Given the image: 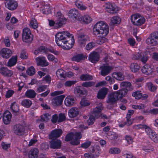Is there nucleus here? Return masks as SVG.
Instances as JSON below:
<instances>
[{"mask_svg": "<svg viewBox=\"0 0 158 158\" xmlns=\"http://www.w3.org/2000/svg\"><path fill=\"white\" fill-rule=\"evenodd\" d=\"M55 41L58 46H64L66 49H70L73 46L74 39L73 35L67 31L58 32L55 35Z\"/></svg>", "mask_w": 158, "mask_h": 158, "instance_id": "obj_1", "label": "nucleus"}, {"mask_svg": "<svg viewBox=\"0 0 158 158\" xmlns=\"http://www.w3.org/2000/svg\"><path fill=\"white\" fill-rule=\"evenodd\" d=\"M109 27L107 23L103 21L97 22L93 28V33L94 35H106L109 32Z\"/></svg>", "mask_w": 158, "mask_h": 158, "instance_id": "obj_2", "label": "nucleus"}, {"mask_svg": "<svg viewBox=\"0 0 158 158\" xmlns=\"http://www.w3.org/2000/svg\"><path fill=\"white\" fill-rule=\"evenodd\" d=\"M33 35L31 34L30 29L28 28H24L23 31L22 39L23 42L31 43L33 40Z\"/></svg>", "mask_w": 158, "mask_h": 158, "instance_id": "obj_3", "label": "nucleus"}, {"mask_svg": "<svg viewBox=\"0 0 158 158\" xmlns=\"http://www.w3.org/2000/svg\"><path fill=\"white\" fill-rule=\"evenodd\" d=\"M148 44L156 46L158 44V32H154L150 34L148 38L146 40Z\"/></svg>", "mask_w": 158, "mask_h": 158, "instance_id": "obj_4", "label": "nucleus"}, {"mask_svg": "<svg viewBox=\"0 0 158 158\" xmlns=\"http://www.w3.org/2000/svg\"><path fill=\"white\" fill-rule=\"evenodd\" d=\"M56 17L55 26L57 28H59L65 23L66 20L60 12H58L56 13Z\"/></svg>", "mask_w": 158, "mask_h": 158, "instance_id": "obj_5", "label": "nucleus"}, {"mask_svg": "<svg viewBox=\"0 0 158 158\" xmlns=\"http://www.w3.org/2000/svg\"><path fill=\"white\" fill-rule=\"evenodd\" d=\"M89 39L88 36L84 33H79L78 35V43L81 47L85 46Z\"/></svg>", "mask_w": 158, "mask_h": 158, "instance_id": "obj_6", "label": "nucleus"}, {"mask_svg": "<svg viewBox=\"0 0 158 158\" xmlns=\"http://www.w3.org/2000/svg\"><path fill=\"white\" fill-rule=\"evenodd\" d=\"M112 69V67L109 66L108 64H102L99 68V69L101 70V75L103 76L108 74Z\"/></svg>", "mask_w": 158, "mask_h": 158, "instance_id": "obj_7", "label": "nucleus"}, {"mask_svg": "<svg viewBox=\"0 0 158 158\" xmlns=\"http://www.w3.org/2000/svg\"><path fill=\"white\" fill-rule=\"evenodd\" d=\"M132 59L134 60H140L142 62L145 63L148 60V57L144 56L142 52L135 53L132 55Z\"/></svg>", "mask_w": 158, "mask_h": 158, "instance_id": "obj_8", "label": "nucleus"}, {"mask_svg": "<svg viewBox=\"0 0 158 158\" xmlns=\"http://www.w3.org/2000/svg\"><path fill=\"white\" fill-rule=\"evenodd\" d=\"M103 109L102 104H101L99 106H96L93 110L91 112V115L94 118H98L101 115V112Z\"/></svg>", "mask_w": 158, "mask_h": 158, "instance_id": "obj_9", "label": "nucleus"}, {"mask_svg": "<svg viewBox=\"0 0 158 158\" xmlns=\"http://www.w3.org/2000/svg\"><path fill=\"white\" fill-rule=\"evenodd\" d=\"M81 15L78 13V10L76 9H72L69 11V16L70 18L75 19L78 21L81 20Z\"/></svg>", "mask_w": 158, "mask_h": 158, "instance_id": "obj_10", "label": "nucleus"}, {"mask_svg": "<svg viewBox=\"0 0 158 158\" xmlns=\"http://www.w3.org/2000/svg\"><path fill=\"white\" fill-rule=\"evenodd\" d=\"M64 98V96L63 95L55 97L52 98V103L54 106H59L62 103Z\"/></svg>", "mask_w": 158, "mask_h": 158, "instance_id": "obj_11", "label": "nucleus"}, {"mask_svg": "<svg viewBox=\"0 0 158 158\" xmlns=\"http://www.w3.org/2000/svg\"><path fill=\"white\" fill-rule=\"evenodd\" d=\"M118 99L117 94L114 92L111 93L108 95L106 102L109 104H113L115 103Z\"/></svg>", "mask_w": 158, "mask_h": 158, "instance_id": "obj_12", "label": "nucleus"}, {"mask_svg": "<svg viewBox=\"0 0 158 158\" xmlns=\"http://www.w3.org/2000/svg\"><path fill=\"white\" fill-rule=\"evenodd\" d=\"M49 143L50 148L53 149L60 148L61 145V141L58 139H52L50 141Z\"/></svg>", "mask_w": 158, "mask_h": 158, "instance_id": "obj_13", "label": "nucleus"}, {"mask_svg": "<svg viewBox=\"0 0 158 158\" xmlns=\"http://www.w3.org/2000/svg\"><path fill=\"white\" fill-rule=\"evenodd\" d=\"M3 121L4 123L6 124H9L12 118L11 113L8 111H6L3 113Z\"/></svg>", "mask_w": 158, "mask_h": 158, "instance_id": "obj_14", "label": "nucleus"}, {"mask_svg": "<svg viewBox=\"0 0 158 158\" xmlns=\"http://www.w3.org/2000/svg\"><path fill=\"white\" fill-rule=\"evenodd\" d=\"M99 59L98 53L96 52L91 53L89 56V60L93 63H96L98 62Z\"/></svg>", "mask_w": 158, "mask_h": 158, "instance_id": "obj_15", "label": "nucleus"}, {"mask_svg": "<svg viewBox=\"0 0 158 158\" xmlns=\"http://www.w3.org/2000/svg\"><path fill=\"white\" fill-rule=\"evenodd\" d=\"M108 91V88H102L99 89L98 92L97 97L99 99H103L105 98Z\"/></svg>", "mask_w": 158, "mask_h": 158, "instance_id": "obj_16", "label": "nucleus"}, {"mask_svg": "<svg viewBox=\"0 0 158 158\" xmlns=\"http://www.w3.org/2000/svg\"><path fill=\"white\" fill-rule=\"evenodd\" d=\"M81 133L76 132L75 136L70 142V143L72 145H77L80 143V139L81 138Z\"/></svg>", "mask_w": 158, "mask_h": 158, "instance_id": "obj_17", "label": "nucleus"}, {"mask_svg": "<svg viewBox=\"0 0 158 158\" xmlns=\"http://www.w3.org/2000/svg\"><path fill=\"white\" fill-rule=\"evenodd\" d=\"M63 131L60 129H55L51 132L49 135V137L50 139L57 138L60 137L62 134Z\"/></svg>", "mask_w": 158, "mask_h": 158, "instance_id": "obj_18", "label": "nucleus"}, {"mask_svg": "<svg viewBox=\"0 0 158 158\" xmlns=\"http://www.w3.org/2000/svg\"><path fill=\"white\" fill-rule=\"evenodd\" d=\"M106 8L107 11L110 13H115L118 10L117 6L114 3H109L107 5Z\"/></svg>", "mask_w": 158, "mask_h": 158, "instance_id": "obj_19", "label": "nucleus"}, {"mask_svg": "<svg viewBox=\"0 0 158 158\" xmlns=\"http://www.w3.org/2000/svg\"><path fill=\"white\" fill-rule=\"evenodd\" d=\"M0 54L3 57L7 59L11 56L12 51L8 48H4L1 50Z\"/></svg>", "mask_w": 158, "mask_h": 158, "instance_id": "obj_20", "label": "nucleus"}, {"mask_svg": "<svg viewBox=\"0 0 158 158\" xmlns=\"http://www.w3.org/2000/svg\"><path fill=\"white\" fill-rule=\"evenodd\" d=\"M36 60L37 64L38 65L46 66L49 64L46 58L44 57H38L36 58Z\"/></svg>", "mask_w": 158, "mask_h": 158, "instance_id": "obj_21", "label": "nucleus"}, {"mask_svg": "<svg viewBox=\"0 0 158 158\" xmlns=\"http://www.w3.org/2000/svg\"><path fill=\"white\" fill-rule=\"evenodd\" d=\"M120 87L123 89H127V91H132L133 89V87L131 83L128 81H122L120 83Z\"/></svg>", "mask_w": 158, "mask_h": 158, "instance_id": "obj_22", "label": "nucleus"}, {"mask_svg": "<svg viewBox=\"0 0 158 158\" xmlns=\"http://www.w3.org/2000/svg\"><path fill=\"white\" fill-rule=\"evenodd\" d=\"M0 73L4 76L9 77H10L13 74V72L5 67L2 68L0 70Z\"/></svg>", "mask_w": 158, "mask_h": 158, "instance_id": "obj_23", "label": "nucleus"}, {"mask_svg": "<svg viewBox=\"0 0 158 158\" xmlns=\"http://www.w3.org/2000/svg\"><path fill=\"white\" fill-rule=\"evenodd\" d=\"M39 153V150L36 148L31 149L29 151L28 156L29 158H37Z\"/></svg>", "mask_w": 158, "mask_h": 158, "instance_id": "obj_24", "label": "nucleus"}, {"mask_svg": "<svg viewBox=\"0 0 158 158\" xmlns=\"http://www.w3.org/2000/svg\"><path fill=\"white\" fill-rule=\"evenodd\" d=\"M79 113V109L76 107L71 108L68 112L69 116L70 118L75 117L78 115Z\"/></svg>", "mask_w": 158, "mask_h": 158, "instance_id": "obj_25", "label": "nucleus"}, {"mask_svg": "<svg viewBox=\"0 0 158 158\" xmlns=\"http://www.w3.org/2000/svg\"><path fill=\"white\" fill-rule=\"evenodd\" d=\"M75 102L74 97L70 96H68L64 100V103L67 106H73Z\"/></svg>", "mask_w": 158, "mask_h": 158, "instance_id": "obj_26", "label": "nucleus"}, {"mask_svg": "<svg viewBox=\"0 0 158 158\" xmlns=\"http://www.w3.org/2000/svg\"><path fill=\"white\" fill-rule=\"evenodd\" d=\"M6 6L9 9L13 10L15 9L17 7L18 4L14 0H11L6 5L5 3Z\"/></svg>", "mask_w": 158, "mask_h": 158, "instance_id": "obj_27", "label": "nucleus"}, {"mask_svg": "<svg viewBox=\"0 0 158 158\" xmlns=\"http://www.w3.org/2000/svg\"><path fill=\"white\" fill-rule=\"evenodd\" d=\"M141 70L143 73L146 75L151 74L153 71L152 68L148 65H144L142 67Z\"/></svg>", "mask_w": 158, "mask_h": 158, "instance_id": "obj_28", "label": "nucleus"}, {"mask_svg": "<svg viewBox=\"0 0 158 158\" xmlns=\"http://www.w3.org/2000/svg\"><path fill=\"white\" fill-rule=\"evenodd\" d=\"M40 10L44 14L47 15L51 13V9L49 4L43 5L40 7Z\"/></svg>", "mask_w": 158, "mask_h": 158, "instance_id": "obj_29", "label": "nucleus"}, {"mask_svg": "<svg viewBox=\"0 0 158 158\" xmlns=\"http://www.w3.org/2000/svg\"><path fill=\"white\" fill-rule=\"evenodd\" d=\"M57 77L60 79L63 80L66 77L65 71L63 69H58L56 73Z\"/></svg>", "mask_w": 158, "mask_h": 158, "instance_id": "obj_30", "label": "nucleus"}, {"mask_svg": "<svg viewBox=\"0 0 158 158\" xmlns=\"http://www.w3.org/2000/svg\"><path fill=\"white\" fill-rule=\"evenodd\" d=\"M133 128L135 129H144L146 133H148L149 132L148 131H150V127L146 124H139L134 126Z\"/></svg>", "mask_w": 158, "mask_h": 158, "instance_id": "obj_31", "label": "nucleus"}, {"mask_svg": "<svg viewBox=\"0 0 158 158\" xmlns=\"http://www.w3.org/2000/svg\"><path fill=\"white\" fill-rule=\"evenodd\" d=\"M17 60V56H13L9 60L7 65L10 67L14 66L16 64Z\"/></svg>", "mask_w": 158, "mask_h": 158, "instance_id": "obj_32", "label": "nucleus"}, {"mask_svg": "<svg viewBox=\"0 0 158 158\" xmlns=\"http://www.w3.org/2000/svg\"><path fill=\"white\" fill-rule=\"evenodd\" d=\"M128 92V91L127 89H122L116 91H115V92L117 94V96L118 99H120L126 95Z\"/></svg>", "mask_w": 158, "mask_h": 158, "instance_id": "obj_33", "label": "nucleus"}, {"mask_svg": "<svg viewBox=\"0 0 158 158\" xmlns=\"http://www.w3.org/2000/svg\"><path fill=\"white\" fill-rule=\"evenodd\" d=\"M10 109L11 111L15 115H16L19 112V106L17 105L15 102L12 103L10 105Z\"/></svg>", "mask_w": 158, "mask_h": 158, "instance_id": "obj_34", "label": "nucleus"}, {"mask_svg": "<svg viewBox=\"0 0 158 158\" xmlns=\"http://www.w3.org/2000/svg\"><path fill=\"white\" fill-rule=\"evenodd\" d=\"M81 19L79 21L86 24L89 23L92 21V18L88 15H85L84 16L81 15Z\"/></svg>", "mask_w": 158, "mask_h": 158, "instance_id": "obj_35", "label": "nucleus"}, {"mask_svg": "<svg viewBox=\"0 0 158 158\" xmlns=\"http://www.w3.org/2000/svg\"><path fill=\"white\" fill-rule=\"evenodd\" d=\"M26 97L30 98H35L36 93L35 91L32 89H29L27 90L25 93Z\"/></svg>", "mask_w": 158, "mask_h": 158, "instance_id": "obj_36", "label": "nucleus"}, {"mask_svg": "<svg viewBox=\"0 0 158 158\" xmlns=\"http://www.w3.org/2000/svg\"><path fill=\"white\" fill-rule=\"evenodd\" d=\"M113 76L116 79L119 81L124 80V76L121 72H115L113 73Z\"/></svg>", "mask_w": 158, "mask_h": 158, "instance_id": "obj_37", "label": "nucleus"}, {"mask_svg": "<svg viewBox=\"0 0 158 158\" xmlns=\"http://www.w3.org/2000/svg\"><path fill=\"white\" fill-rule=\"evenodd\" d=\"M120 19L118 16H114L110 19V24L111 25L118 24L120 23Z\"/></svg>", "mask_w": 158, "mask_h": 158, "instance_id": "obj_38", "label": "nucleus"}, {"mask_svg": "<svg viewBox=\"0 0 158 158\" xmlns=\"http://www.w3.org/2000/svg\"><path fill=\"white\" fill-rule=\"evenodd\" d=\"M139 66L136 63H131L130 65V69L133 72H137L139 69Z\"/></svg>", "mask_w": 158, "mask_h": 158, "instance_id": "obj_39", "label": "nucleus"}, {"mask_svg": "<svg viewBox=\"0 0 158 158\" xmlns=\"http://www.w3.org/2000/svg\"><path fill=\"white\" fill-rule=\"evenodd\" d=\"M80 78L82 81H86L92 80V76L88 74H83L81 75Z\"/></svg>", "mask_w": 158, "mask_h": 158, "instance_id": "obj_40", "label": "nucleus"}, {"mask_svg": "<svg viewBox=\"0 0 158 158\" xmlns=\"http://www.w3.org/2000/svg\"><path fill=\"white\" fill-rule=\"evenodd\" d=\"M27 74L30 76L34 75L35 73V70L33 66L29 67L26 70Z\"/></svg>", "mask_w": 158, "mask_h": 158, "instance_id": "obj_41", "label": "nucleus"}, {"mask_svg": "<svg viewBox=\"0 0 158 158\" xmlns=\"http://www.w3.org/2000/svg\"><path fill=\"white\" fill-rule=\"evenodd\" d=\"M105 36L102 35V36L101 35H100V37L97 40V44H101L105 42H107L108 40L104 37Z\"/></svg>", "mask_w": 158, "mask_h": 158, "instance_id": "obj_42", "label": "nucleus"}, {"mask_svg": "<svg viewBox=\"0 0 158 158\" xmlns=\"http://www.w3.org/2000/svg\"><path fill=\"white\" fill-rule=\"evenodd\" d=\"M140 15L139 14H136L132 15L131 17V20L133 24L135 25L137 20L140 17Z\"/></svg>", "mask_w": 158, "mask_h": 158, "instance_id": "obj_43", "label": "nucleus"}, {"mask_svg": "<svg viewBox=\"0 0 158 158\" xmlns=\"http://www.w3.org/2000/svg\"><path fill=\"white\" fill-rule=\"evenodd\" d=\"M30 26L34 29H36L38 27V23L36 20L34 18H32L30 22Z\"/></svg>", "mask_w": 158, "mask_h": 158, "instance_id": "obj_44", "label": "nucleus"}, {"mask_svg": "<svg viewBox=\"0 0 158 158\" xmlns=\"http://www.w3.org/2000/svg\"><path fill=\"white\" fill-rule=\"evenodd\" d=\"M22 105L25 107L28 108L32 104L31 101L29 99H25L21 102Z\"/></svg>", "mask_w": 158, "mask_h": 158, "instance_id": "obj_45", "label": "nucleus"}, {"mask_svg": "<svg viewBox=\"0 0 158 158\" xmlns=\"http://www.w3.org/2000/svg\"><path fill=\"white\" fill-rule=\"evenodd\" d=\"M84 58V56L82 54H79L74 56L72 58L73 61L77 62H79L82 60Z\"/></svg>", "mask_w": 158, "mask_h": 158, "instance_id": "obj_46", "label": "nucleus"}, {"mask_svg": "<svg viewBox=\"0 0 158 158\" xmlns=\"http://www.w3.org/2000/svg\"><path fill=\"white\" fill-rule=\"evenodd\" d=\"M51 118L50 114L46 113L41 116L40 121L42 122L47 121Z\"/></svg>", "mask_w": 158, "mask_h": 158, "instance_id": "obj_47", "label": "nucleus"}, {"mask_svg": "<svg viewBox=\"0 0 158 158\" xmlns=\"http://www.w3.org/2000/svg\"><path fill=\"white\" fill-rule=\"evenodd\" d=\"M95 84V82L92 81H85L83 82L81 85L84 87L88 88L94 86Z\"/></svg>", "mask_w": 158, "mask_h": 158, "instance_id": "obj_48", "label": "nucleus"}, {"mask_svg": "<svg viewBox=\"0 0 158 158\" xmlns=\"http://www.w3.org/2000/svg\"><path fill=\"white\" fill-rule=\"evenodd\" d=\"M13 130L16 135H19L20 134V124L18 123L14 125Z\"/></svg>", "mask_w": 158, "mask_h": 158, "instance_id": "obj_49", "label": "nucleus"}, {"mask_svg": "<svg viewBox=\"0 0 158 158\" xmlns=\"http://www.w3.org/2000/svg\"><path fill=\"white\" fill-rule=\"evenodd\" d=\"M142 94L139 91H137L133 92L132 94V96L135 97L137 99H139L142 98Z\"/></svg>", "mask_w": 158, "mask_h": 158, "instance_id": "obj_50", "label": "nucleus"}, {"mask_svg": "<svg viewBox=\"0 0 158 158\" xmlns=\"http://www.w3.org/2000/svg\"><path fill=\"white\" fill-rule=\"evenodd\" d=\"M75 4L77 7L81 10H85L86 9V7L83 5L82 2L80 1L76 2Z\"/></svg>", "mask_w": 158, "mask_h": 158, "instance_id": "obj_51", "label": "nucleus"}, {"mask_svg": "<svg viewBox=\"0 0 158 158\" xmlns=\"http://www.w3.org/2000/svg\"><path fill=\"white\" fill-rule=\"evenodd\" d=\"M145 19L140 16V17L137 20L136 22L137 23H136L135 25L137 26H140L143 24L145 22Z\"/></svg>", "mask_w": 158, "mask_h": 158, "instance_id": "obj_52", "label": "nucleus"}, {"mask_svg": "<svg viewBox=\"0 0 158 158\" xmlns=\"http://www.w3.org/2000/svg\"><path fill=\"white\" fill-rule=\"evenodd\" d=\"M75 136V134L72 132L68 134L66 136L65 140L68 142L70 140H72Z\"/></svg>", "mask_w": 158, "mask_h": 158, "instance_id": "obj_53", "label": "nucleus"}, {"mask_svg": "<svg viewBox=\"0 0 158 158\" xmlns=\"http://www.w3.org/2000/svg\"><path fill=\"white\" fill-rule=\"evenodd\" d=\"M75 91L76 92L77 94H79L80 95H85L86 92V91H83L81 90L80 87H77L75 89Z\"/></svg>", "mask_w": 158, "mask_h": 158, "instance_id": "obj_54", "label": "nucleus"}, {"mask_svg": "<svg viewBox=\"0 0 158 158\" xmlns=\"http://www.w3.org/2000/svg\"><path fill=\"white\" fill-rule=\"evenodd\" d=\"M147 85L148 89L152 92L155 91L156 89V87L150 82H148Z\"/></svg>", "mask_w": 158, "mask_h": 158, "instance_id": "obj_55", "label": "nucleus"}, {"mask_svg": "<svg viewBox=\"0 0 158 158\" xmlns=\"http://www.w3.org/2000/svg\"><path fill=\"white\" fill-rule=\"evenodd\" d=\"M120 149L116 148H111L109 150V152L112 154H118L120 153Z\"/></svg>", "mask_w": 158, "mask_h": 158, "instance_id": "obj_56", "label": "nucleus"}, {"mask_svg": "<svg viewBox=\"0 0 158 158\" xmlns=\"http://www.w3.org/2000/svg\"><path fill=\"white\" fill-rule=\"evenodd\" d=\"M91 142L90 141H87L81 144V147L84 149H86L89 147Z\"/></svg>", "mask_w": 158, "mask_h": 158, "instance_id": "obj_57", "label": "nucleus"}, {"mask_svg": "<svg viewBox=\"0 0 158 158\" xmlns=\"http://www.w3.org/2000/svg\"><path fill=\"white\" fill-rule=\"evenodd\" d=\"M28 57L27 55L25 50H22L20 54V58L23 59H26Z\"/></svg>", "mask_w": 158, "mask_h": 158, "instance_id": "obj_58", "label": "nucleus"}, {"mask_svg": "<svg viewBox=\"0 0 158 158\" xmlns=\"http://www.w3.org/2000/svg\"><path fill=\"white\" fill-rule=\"evenodd\" d=\"M76 82V81H67L64 83V85L66 87H70L72 85L74 84Z\"/></svg>", "mask_w": 158, "mask_h": 158, "instance_id": "obj_59", "label": "nucleus"}, {"mask_svg": "<svg viewBox=\"0 0 158 158\" xmlns=\"http://www.w3.org/2000/svg\"><path fill=\"white\" fill-rule=\"evenodd\" d=\"M153 148L151 146H145L143 147L142 149L144 151L147 152H149L153 150Z\"/></svg>", "mask_w": 158, "mask_h": 158, "instance_id": "obj_60", "label": "nucleus"}, {"mask_svg": "<svg viewBox=\"0 0 158 158\" xmlns=\"http://www.w3.org/2000/svg\"><path fill=\"white\" fill-rule=\"evenodd\" d=\"M95 46V44L93 42H90L88 43L86 46L85 48L87 50H89Z\"/></svg>", "mask_w": 158, "mask_h": 158, "instance_id": "obj_61", "label": "nucleus"}, {"mask_svg": "<svg viewBox=\"0 0 158 158\" xmlns=\"http://www.w3.org/2000/svg\"><path fill=\"white\" fill-rule=\"evenodd\" d=\"M46 89V87L45 85H41L38 87L36 89V92L38 93H40L44 91Z\"/></svg>", "mask_w": 158, "mask_h": 158, "instance_id": "obj_62", "label": "nucleus"}, {"mask_svg": "<svg viewBox=\"0 0 158 158\" xmlns=\"http://www.w3.org/2000/svg\"><path fill=\"white\" fill-rule=\"evenodd\" d=\"M95 118L93 116L90 115L89 119L87 120L88 125H92L94 123Z\"/></svg>", "mask_w": 158, "mask_h": 158, "instance_id": "obj_63", "label": "nucleus"}, {"mask_svg": "<svg viewBox=\"0 0 158 158\" xmlns=\"http://www.w3.org/2000/svg\"><path fill=\"white\" fill-rule=\"evenodd\" d=\"M124 156L126 158H135L130 152H128L124 154Z\"/></svg>", "mask_w": 158, "mask_h": 158, "instance_id": "obj_64", "label": "nucleus"}]
</instances>
